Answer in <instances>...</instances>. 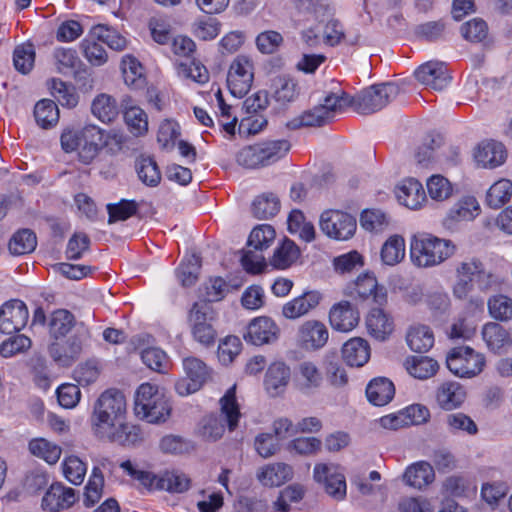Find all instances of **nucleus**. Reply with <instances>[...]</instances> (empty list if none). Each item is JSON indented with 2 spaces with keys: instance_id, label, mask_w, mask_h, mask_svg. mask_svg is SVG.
Here are the masks:
<instances>
[{
  "instance_id": "nucleus-17",
  "label": "nucleus",
  "mask_w": 512,
  "mask_h": 512,
  "mask_svg": "<svg viewBox=\"0 0 512 512\" xmlns=\"http://www.w3.org/2000/svg\"><path fill=\"white\" fill-rule=\"evenodd\" d=\"M293 381L300 393L312 395L321 387L323 375L314 362L305 360L295 367Z\"/></svg>"
},
{
  "instance_id": "nucleus-47",
  "label": "nucleus",
  "mask_w": 512,
  "mask_h": 512,
  "mask_svg": "<svg viewBox=\"0 0 512 512\" xmlns=\"http://www.w3.org/2000/svg\"><path fill=\"white\" fill-rule=\"evenodd\" d=\"M34 117L40 127L48 129L58 122L59 109L54 101L43 99L35 105Z\"/></svg>"
},
{
  "instance_id": "nucleus-54",
  "label": "nucleus",
  "mask_w": 512,
  "mask_h": 512,
  "mask_svg": "<svg viewBox=\"0 0 512 512\" xmlns=\"http://www.w3.org/2000/svg\"><path fill=\"white\" fill-rule=\"evenodd\" d=\"M299 253L296 244L289 239H285L282 245L275 250L271 263L279 269L288 268L298 258Z\"/></svg>"
},
{
  "instance_id": "nucleus-8",
  "label": "nucleus",
  "mask_w": 512,
  "mask_h": 512,
  "mask_svg": "<svg viewBox=\"0 0 512 512\" xmlns=\"http://www.w3.org/2000/svg\"><path fill=\"white\" fill-rule=\"evenodd\" d=\"M216 319L217 313L212 305L205 301L195 302L188 313V324L193 339L206 347L214 345L217 336L214 327Z\"/></svg>"
},
{
  "instance_id": "nucleus-3",
  "label": "nucleus",
  "mask_w": 512,
  "mask_h": 512,
  "mask_svg": "<svg viewBox=\"0 0 512 512\" xmlns=\"http://www.w3.org/2000/svg\"><path fill=\"white\" fill-rule=\"evenodd\" d=\"M172 406L157 386L141 384L135 393L134 411L137 417L152 424L164 423L171 415Z\"/></svg>"
},
{
  "instance_id": "nucleus-21",
  "label": "nucleus",
  "mask_w": 512,
  "mask_h": 512,
  "mask_svg": "<svg viewBox=\"0 0 512 512\" xmlns=\"http://www.w3.org/2000/svg\"><path fill=\"white\" fill-rule=\"evenodd\" d=\"M415 77L420 83L436 91L443 90L451 79L444 64L437 61L422 64L415 71Z\"/></svg>"
},
{
  "instance_id": "nucleus-25",
  "label": "nucleus",
  "mask_w": 512,
  "mask_h": 512,
  "mask_svg": "<svg viewBox=\"0 0 512 512\" xmlns=\"http://www.w3.org/2000/svg\"><path fill=\"white\" fill-rule=\"evenodd\" d=\"M106 433L95 434L99 439H106L123 446L134 445L141 440V430L138 426L124 423L123 420L118 424L109 426Z\"/></svg>"
},
{
  "instance_id": "nucleus-59",
  "label": "nucleus",
  "mask_w": 512,
  "mask_h": 512,
  "mask_svg": "<svg viewBox=\"0 0 512 512\" xmlns=\"http://www.w3.org/2000/svg\"><path fill=\"white\" fill-rule=\"evenodd\" d=\"M298 14L316 19L330 13V5L326 0H293Z\"/></svg>"
},
{
  "instance_id": "nucleus-31",
  "label": "nucleus",
  "mask_w": 512,
  "mask_h": 512,
  "mask_svg": "<svg viewBox=\"0 0 512 512\" xmlns=\"http://www.w3.org/2000/svg\"><path fill=\"white\" fill-rule=\"evenodd\" d=\"M342 358L351 367H361L370 358V346L362 338H352L342 347Z\"/></svg>"
},
{
  "instance_id": "nucleus-14",
  "label": "nucleus",
  "mask_w": 512,
  "mask_h": 512,
  "mask_svg": "<svg viewBox=\"0 0 512 512\" xmlns=\"http://www.w3.org/2000/svg\"><path fill=\"white\" fill-rule=\"evenodd\" d=\"M29 312L25 303L12 299L0 308V332L12 334L22 330L28 322Z\"/></svg>"
},
{
  "instance_id": "nucleus-29",
  "label": "nucleus",
  "mask_w": 512,
  "mask_h": 512,
  "mask_svg": "<svg viewBox=\"0 0 512 512\" xmlns=\"http://www.w3.org/2000/svg\"><path fill=\"white\" fill-rule=\"evenodd\" d=\"M395 395V387L386 377L372 379L366 387L368 401L375 406L387 405Z\"/></svg>"
},
{
  "instance_id": "nucleus-39",
  "label": "nucleus",
  "mask_w": 512,
  "mask_h": 512,
  "mask_svg": "<svg viewBox=\"0 0 512 512\" xmlns=\"http://www.w3.org/2000/svg\"><path fill=\"white\" fill-rule=\"evenodd\" d=\"M405 365L411 376L421 380L432 377L439 368L437 361L427 356H412Z\"/></svg>"
},
{
  "instance_id": "nucleus-10",
  "label": "nucleus",
  "mask_w": 512,
  "mask_h": 512,
  "mask_svg": "<svg viewBox=\"0 0 512 512\" xmlns=\"http://www.w3.org/2000/svg\"><path fill=\"white\" fill-rule=\"evenodd\" d=\"M319 225L325 235L335 240L351 238L357 227L356 219L340 210L324 211L320 216Z\"/></svg>"
},
{
  "instance_id": "nucleus-4",
  "label": "nucleus",
  "mask_w": 512,
  "mask_h": 512,
  "mask_svg": "<svg viewBox=\"0 0 512 512\" xmlns=\"http://www.w3.org/2000/svg\"><path fill=\"white\" fill-rule=\"evenodd\" d=\"M221 414L209 415L202 420L200 435L207 441H216L220 439L225 432L226 422L230 431L238 426L241 416L239 405L236 400V386L230 387L224 396L220 399Z\"/></svg>"
},
{
  "instance_id": "nucleus-37",
  "label": "nucleus",
  "mask_w": 512,
  "mask_h": 512,
  "mask_svg": "<svg viewBox=\"0 0 512 512\" xmlns=\"http://www.w3.org/2000/svg\"><path fill=\"white\" fill-rule=\"evenodd\" d=\"M324 113L325 110L316 105L313 108L305 110L300 115L289 120L286 123V127L290 130H297L303 127L324 126L329 122Z\"/></svg>"
},
{
  "instance_id": "nucleus-30",
  "label": "nucleus",
  "mask_w": 512,
  "mask_h": 512,
  "mask_svg": "<svg viewBox=\"0 0 512 512\" xmlns=\"http://www.w3.org/2000/svg\"><path fill=\"white\" fill-rule=\"evenodd\" d=\"M321 296L317 292H307L287 302L282 308V314L287 319H297L306 315L320 302Z\"/></svg>"
},
{
  "instance_id": "nucleus-58",
  "label": "nucleus",
  "mask_w": 512,
  "mask_h": 512,
  "mask_svg": "<svg viewBox=\"0 0 512 512\" xmlns=\"http://www.w3.org/2000/svg\"><path fill=\"white\" fill-rule=\"evenodd\" d=\"M488 310L492 318L507 321L512 318V299L505 295H495L488 300Z\"/></svg>"
},
{
  "instance_id": "nucleus-57",
  "label": "nucleus",
  "mask_w": 512,
  "mask_h": 512,
  "mask_svg": "<svg viewBox=\"0 0 512 512\" xmlns=\"http://www.w3.org/2000/svg\"><path fill=\"white\" fill-rule=\"evenodd\" d=\"M318 107L325 110V117L330 121L336 112L341 111L345 107H352V97L342 92L341 94L329 93L325 96L323 102Z\"/></svg>"
},
{
  "instance_id": "nucleus-63",
  "label": "nucleus",
  "mask_w": 512,
  "mask_h": 512,
  "mask_svg": "<svg viewBox=\"0 0 512 512\" xmlns=\"http://www.w3.org/2000/svg\"><path fill=\"white\" fill-rule=\"evenodd\" d=\"M275 238V230L271 225L263 224L255 227L248 238V245L256 250L268 248Z\"/></svg>"
},
{
  "instance_id": "nucleus-13",
  "label": "nucleus",
  "mask_w": 512,
  "mask_h": 512,
  "mask_svg": "<svg viewBox=\"0 0 512 512\" xmlns=\"http://www.w3.org/2000/svg\"><path fill=\"white\" fill-rule=\"evenodd\" d=\"M481 272V261L470 258L459 262L455 268V282L452 287L456 299H466L474 289L477 275Z\"/></svg>"
},
{
  "instance_id": "nucleus-50",
  "label": "nucleus",
  "mask_w": 512,
  "mask_h": 512,
  "mask_svg": "<svg viewBox=\"0 0 512 512\" xmlns=\"http://www.w3.org/2000/svg\"><path fill=\"white\" fill-rule=\"evenodd\" d=\"M511 194L512 182L501 179L495 182L487 191L486 202L489 207L498 209L510 200Z\"/></svg>"
},
{
  "instance_id": "nucleus-34",
  "label": "nucleus",
  "mask_w": 512,
  "mask_h": 512,
  "mask_svg": "<svg viewBox=\"0 0 512 512\" xmlns=\"http://www.w3.org/2000/svg\"><path fill=\"white\" fill-rule=\"evenodd\" d=\"M257 477L265 486H280L292 479L293 468L286 463H274L262 468Z\"/></svg>"
},
{
  "instance_id": "nucleus-2",
  "label": "nucleus",
  "mask_w": 512,
  "mask_h": 512,
  "mask_svg": "<svg viewBox=\"0 0 512 512\" xmlns=\"http://www.w3.org/2000/svg\"><path fill=\"white\" fill-rule=\"evenodd\" d=\"M60 141L65 152L77 151L79 160L89 164L103 149V129L93 124L81 129H67L63 131Z\"/></svg>"
},
{
  "instance_id": "nucleus-48",
  "label": "nucleus",
  "mask_w": 512,
  "mask_h": 512,
  "mask_svg": "<svg viewBox=\"0 0 512 512\" xmlns=\"http://www.w3.org/2000/svg\"><path fill=\"white\" fill-rule=\"evenodd\" d=\"M80 48L85 59L92 66H102L108 60V54L105 48L98 42L97 38L91 36L90 33L81 41Z\"/></svg>"
},
{
  "instance_id": "nucleus-11",
  "label": "nucleus",
  "mask_w": 512,
  "mask_h": 512,
  "mask_svg": "<svg viewBox=\"0 0 512 512\" xmlns=\"http://www.w3.org/2000/svg\"><path fill=\"white\" fill-rule=\"evenodd\" d=\"M254 79L253 64L244 55H238L227 74V86L234 97L242 98L250 90Z\"/></svg>"
},
{
  "instance_id": "nucleus-1",
  "label": "nucleus",
  "mask_w": 512,
  "mask_h": 512,
  "mask_svg": "<svg viewBox=\"0 0 512 512\" xmlns=\"http://www.w3.org/2000/svg\"><path fill=\"white\" fill-rule=\"evenodd\" d=\"M456 246L451 240L431 234L414 235L410 241V258L419 268H430L443 263L455 254Z\"/></svg>"
},
{
  "instance_id": "nucleus-55",
  "label": "nucleus",
  "mask_w": 512,
  "mask_h": 512,
  "mask_svg": "<svg viewBox=\"0 0 512 512\" xmlns=\"http://www.w3.org/2000/svg\"><path fill=\"white\" fill-rule=\"evenodd\" d=\"M53 57L57 71L63 75L73 73L80 63L77 52L71 48H57L53 53Z\"/></svg>"
},
{
  "instance_id": "nucleus-20",
  "label": "nucleus",
  "mask_w": 512,
  "mask_h": 512,
  "mask_svg": "<svg viewBox=\"0 0 512 512\" xmlns=\"http://www.w3.org/2000/svg\"><path fill=\"white\" fill-rule=\"evenodd\" d=\"M356 295L362 300H369L379 307L387 303V290L379 285L376 277L370 273H364L357 277L354 282Z\"/></svg>"
},
{
  "instance_id": "nucleus-26",
  "label": "nucleus",
  "mask_w": 512,
  "mask_h": 512,
  "mask_svg": "<svg viewBox=\"0 0 512 512\" xmlns=\"http://www.w3.org/2000/svg\"><path fill=\"white\" fill-rule=\"evenodd\" d=\"M475 161L484 168H494L501 165L506 158L505 147L497 141L482 142L474 153Z\"/></svg>"
},
{
  "instance_id": "nucleus-23",
  "label": "nucleus",
  "mask_w": 512,
  "mask_h": 512,
  "mask_svg": "<svg viewBox=\"0 0 512 512\" xmlns=\"http://www.w3.org/2000/svg\"><path fill=\"white\" fill-rule=\"evenodd\" d=\"M480 207L474 197H465L449 210L443 219V226L449 230L456 229V224L460 221H470L479 213Z\"/></svg>"
},
{
  "instance_id": "nucleus-18",
  "label": "nucleus",
  "mask_w": 512,
  "mask_h": 512,
  "mask_svg": "<svg viewBox=\"0 0 512 512\" xmlns=\"http://www.w3.org/2000/svg\"><path fill=\"white\" fill-rule=\"evenodd\" d=\"M83 338L75 334L65 341H55L49 346V354L61 366H71L81 355Z\"/></svg>"
},
{
  "instance_id": "nucleus-64",
  "label": "nucleus",
  "mask_w": 512,
  "mask_h": 512,
  "mask_svg": "<svg viewBox=\"0 0 512 512\" xmlns=\"http://www.w3.org/2000/svg\"><path fill=\"white\" fill-rule=\"evenodd\" d=\"M124 119L132 134L143 135L148 130L147 114L140 107H130L124 113Z\"/></svg>"
},
{
  "instance_id": "nucleus-6",
  "label": "nucleus",
  "mask_w": 512,
  "mask_h": 512,
  "mask_svg": "<svg viewBox=\"0 0 512 512\" xmlns=\"http://www.w3.org/2000/svg\"><path fill=\"white\" fill-rule=\"evenodd\" d=\"M288 140H272L242 148L236 156L237 163L247 169L272 165L282 159L290 150Z\"/></svg>"
},
{
  "instance_id": "nucleus-61",
  "label": "nucleus",
  "mask_w": 512,
  "mask_h": 512,
  "mask_svg": "<svg viewBox=\"0 0 512 512\" xmlns=\"http://www.w3.org/2000/svg\"><path fill=\"white\" fill-rule=\"evenodd\" d=\"M35 61V51L32 44L19 45L14 49L13 63L17 71L22 74L30 72Z\"/></svg>"
},
{
  "instance_id": "nucleus-35",
  "label": "nucleus",
  "mask_w": 512,
  "mask_h": 512,
  "mask_svg": "<svg viewBox=\"0 0 512 512\" xmlns=\"http://www.w3.org/2000/svg\"><path fill=\"white\" fill-rule=\"evenodd\" d=\"M272 89V98L281 106L294 102L300 94L298 83L287 76L274 79Z\"/></svg>"
},
{
  "instance_id": "nucleus-24",
  "label": "nucleus",
  "mask_w": 512,
  "mask_h": 512,
  "mask_svg": "<svg viewBox=\"0 0 512 512\" xmlns=\"http://www.w3.org/2000/svg\"><path fill=\"white\" fill-rule=\"evenodd\" d=\"M398 201L409 209H419L426 201V194L422 184L414 179L403 180L396 187Z\"/></svg>"
},
{
  "instance_id": "nucleus-60",
  "label": "nucleus",
  "mask_w": 512,
  "mask_h": 512,
  "mask_svg": "<svg viewBox=\"0 0 512 512\" xmlns=\"http://www.w3.org/2000/svg\"><path fill=\"white\" fill-rule=\"evenodd\" d=\"M143 363L151 370L158 373H165L169 366V359L166 353L155 347L144 349L141 353Z\"/></svg>"
},
{
  "instance_id": "nucleus-38",
  "label": "nucleus",
  "mask_w": 512,
  "mask_h": 512,
  "mask_svg": "<svg viewBox=\"0 0 512 512\" xmlns=\"http://www.w3.org/2000/svg\"><path fill=\"white\" fill-rule=\"evenodd\" d=\"M252 214L257 219H269L280 210V200L273 193H263L252 202Z\"/></svg>"
},
{
  "instance_id": "nucleus-56",
  "label": "nucleus",
  "mask_w": 512,
  "mask_h": 512,
  "mask_svg": "<svg viewBox=\"0 0 512 512\" xmlns=\"http://www.w3.org/2000/svg\"><path fill=\"white\" fill-rule=\"evenodd\" d=\"M201 268V258L195 254L191 255L186 262L182 263L177 272L178 279L182 286L190 287L198 280Z\"/></svg>"
},
{
  "instance_id": "nucleus-45",
  "label": "nucleus",
  "mask_w": 512,
  "mask_h": 512,
  "mask_svg": "<svg viewBox=\"0 0 512 512\" xmlns=\"http://www.w3.org/2000/svg\"><path fill=\"white\" fill-rule=\"evenodd\" d=\"M135 169L142 183L155 187L160 183L161 173L152 157L141 156L136 160Z\"/></svg>"
},
{
  "instance_id": "nucleus-28",
  "label": "nucleus",
  "mask_w": 512,
  "mask_h": 512,
  "mask_svg": "<svg viewBox=\"0 0 512 512\" xmlns=\"http://www.w3.org/2000/svg\"><path fill=\"white\" fill-rule=\"evenodd\" d=\"M368 333L379 341H384L393 332V320L381 309L373 308L366 317Z\"/></svg>"
},
{
  "instance_id": "nucleus-46",
  "label": "nucleus",
  "mask_w": 512,
  "mask_h": 512,
  "mask_svg": "<svg viewBox=\"0 0 512 512\" xmlns=\"http://www.w3.org/2000/svg\"><path fill=\"white\" fill-rule=\"evenodd\" d=\"M75 324L74 315L65 309H59L51 314L49 321L50 335L58 340L65 337Z\"/></svg>"
},
{
  "instance_id": "nucleus-16",
  "label": "nucleus",
  "mask_w": 512,
  "mask_h": 512,
  "mask_svg": "<svg viewBox=\"0 0 512 512\" xmlns=\"http://www.w3.org/2000/svg\"><path fill=\"white\" fill-rule=\"evenodd\" d=\"M280 329L269 317L254 318L247 326L243 338L247 343L255 346L270 344L279 337Z\"/></svg>"
},
{
  "instance_id": "nucleus-9",
  "label": "nucleus",
  "mask_w": 512,
  "mask_h": 512,
  "mask_svg": "<svg viewBox=\"0 0 512 512\" xmlns=\"http://www.w3.org/2000/svg\"><path fill=\"white\" fill-rule=\"evenodd\" d=\"M446 365L455 376L471 378L482 372L485 357L468 346L454 347L446 357Z\"/></svg>"
},
{
  "instance_id": "nucleus-42",
  "label": "nucleus",
  "mask_w": 512,
  "mask_h": 512,
  "mask_svg": "<svg viewBox=\"0 0 512 512\" xmlns=\"http://www.w3.org/2000/svg\"><path fill=\"white\" fill-rule=\"evenodd\" d=\"M92 114L103 123H110L118 116L116 100L108 94L98 95L91 105Z\"/></svg>"
},
{
  "instance_id": "nucleus-49",
  "label": "nucleus",
  "mask_w": 512,
  "mask_h": 512,
  "mask_svg": "<svg viewBox=\"0 0 512 512\" xmlns=\"http://www.w3.org/2000/svg\"><path fill=\"white\" fill-rule=\"evenodd\" d=\"M108 212V224L125 221L137 214L139 203L135 200L121 199L117 203H109L106 206Z\"/></svg>"
},
{
  "instance_id": "nucleus-7",
  "label": "nucleus",
  "mask_w": 512,
  "mask_h": 512,
  "mask_svg": "<svg viewBox=\"0 0 512 512\" xmlns=\"http://www.w3.org/2000/svg\"><path fill=\"white\" fill-rule=\"evenodd\" d=\"M399 92V86L393 82L372 85L352 97V108L362 115L373 114L395 99Z\"/></svg>"
},
{
  "instance_id": "nucleus-51",
  "label": "nucleus",
  "mask_w": 512,
  "mask_h": 512,
  "mask_svg": "<svg viewBox=\"0 0 512 512\" xmlns=\"http://www.w3.org/2000/svg\"><path fill=\"white\" fill-rule=\"evenodd\" d=\"M37 238L30 229L16 232L9 241V250L14 255H23L35 250Z\"/></svg>"
},
{
  "instance_id": "nucleus-36",
  "label": "nucleus",
  "mask_w": 512,
  "mask_h": 512,
  "mask_svg": "<svg viewBox=\"0 0 512 512\" xmlns=\"http://www.w3.org/2000/svg\"><path fill=\"white\" fill-rule=\"evenodd\" d=\"M482 337L488 348L492 351H499L506 345L512 344L510 333L500 324L490 322L484 325Z\"/></svg>"
},
{
  "instance_id": "nucleus-22",
  "label": "nucleus",
  "mask_w": 512,
  "mask_h": 512,
  "mask_svg": "<svg viewBox=\"0 0 512 512\" xmlns=\"http://www.w3.org/2000/svg\"><path fill=\"white\" fill-rule=\"evenodd\" d=\"M77 500L76 491L62 483H53L42 499V507L49 511H60L71 507Z\"/></svg>"
},
{
  "instance_id": "nucleus-15",
  "label": "nucleus",
  "mask_w": 512,
  "mask_h": 512,
  "mask_svg": "<svg viewBox=\"0 0 512 512\" xmlns=\"http://www.w3.org/2000/svg\"><path fill=\"white\" fill-rule=\"evenodd\" d=\"M329 332L324 323L318 320H307L298 329L296 341L306 351H317L325 346Z\"/></svg>"
},
{
  "instance_id": "nucleus-12",
  "label": "nucleus",
  "mask_w": 512,
  "mask_h": 512,
  "mask_svg": "<svg viewBox=\"0 0 512 512\" xmlns=\"http://www.w3.org/2000/svg\"><path fill=\"white\" fill-rule=\"evenodd\" d=\"M316 482L320 483L325 492L337 501L346 496V480L339 467L328 464H316L313 470Z\"/></svg>"
},
{
  "instance_id": "nucleus-41",
  "label": "nucleus",
  "mask_w": 512,
  "mask_h": 512,
  "mask_svg": "<svg viewBox=\"0 0 512 512\" xmlns=\"http://www.w3.org/2000/svg\"><path fill=\"white\" fill-rule=\"evenodd\" d=\"M407 343L411 350L418 353H425L434 345V334L425 325L412 327L407 334Z\"/></svg>"
},
{
  "instance_id": "nucleus-53",
  "label": "nucleus",
  "mask_w": 512,
  "mask_h": 512,
  "mask_svg": "<svg viewBox=\"0 0 512 512\" xmlns=\"http://www.w3.org/2000/svg\"><path fill=\"white\" fill-rule=\"evenodd\" d=\"M124 82L128 86L140 87L144 83L143 67L132 55H125L121 62Z\"/></svg>"
},
{
  "instance_id": "nucleus-52",
  "label": "nucleus",
  "mask_w": 512,
  "mask_h": 512,
  "mask_svg": "<svg viewBox=\"0 0 512 512\" xmlns=\"http://www.w3.org/2000/svg\"><path fill=\"white\" fill-rule=\"evenodd\" d=\"M90 35L116 51H122L127 46V41L122 35L105 25L98 24L93 26L90 30Z\"/></svg>"
},
{
  "instance_id": "nucleus-43",
  "label": "nucleus",
  "mask_w": 512,
  "mask_h": 512,
  "mask_svg": "<svg viewBox=\"0 0 512 512\" xmlns=\"http://www.w3.org/2000/svg\"><path fill=\"white\" fill-rule=\"evenodd\" d=\"M191 485V479L182 472L166 471L157 480V488L171 493H184Z\"/></svg>"
},
{
  "instance_id": "nucleus-19",
  "label": "nucleus",
  "mask_w": 512,
  "mask_h": 512,
  "mask_svg": "<svg viewBox=\"0 0 512 512\" xmlns=\"http://www.w3.org/2000/svg\"><path fill=\"white\" fill-rule=\"evenodd\" d=\"M360 315L356 307L349 301L334 304L329 312V322L333 329L340 332H349L359 323Z\"/></svg>"
},
{
  "instance_id": "nucleus-62",
  "label": "nucleus",
  "mask_w": 512,
  "mask_h": 512,
  "mask_svg": "<svg viewBox=\"0 0 512 512\" xmlns=\"http://www.w3.org/2000/svg\"><path fill=\"white\" fill-rule=\"evenodd\" d=\"M178 73L185 78L204 84L209 80V72L207 68L195 59L181 62L178 66Z\"/></svg>"
},
{
  "instance_id": "nucleus-5",
  "label": "nucleus",
  "mask_w": 512,
  "mask_h": 512,
  "mask_svg": "<svg viewBox=\"0 0 512 512\" xmlns=\"http://www.w3.org/2000/svg\"><path fill=\"white\" fill-rule=\"evenodd\" d=\"M126 414L124 394L116 389L104 391L94 404L91 423L94 434L106 433L109 426L118 424Z\"/></svg>"
},
{
  "instance_id": "nucleus-40",
  "label": "nucleus",
  "mask_w": 512,
  "mask_h": 512,
  "mask_svg": "<svg viewBox=\"0 0 512 512\" xmlns=\"http://www.w3.org/2000/svg\"><path fill=\"white\" fill-rule=\"evenodd\" d=\"M381 260L385 265L394 266L405 257V240L400 235L390 236L382 245Z\"/></svg>"
},
{
  "instance_id": "nucleus-32",
  "label": "nucleus",
  "mask_w": 512,
  "mask_h": 512,
  "mask_svg": "<svg viewBox=\"0 0 512 512\" xmlns=\"http://www.w3.org/2000/svg\"><path fill=\"white\" fill-rule=\"evenodd\" d=\"M290 368L283 362L272 363L265 375V388L275 397L284 391L290 380Z\"/></svg>"
},
{
  "instance_id": "nucleus-33",
  "label": "nucleus",
  "mask_w": 512,
  "mask_h": 512,
  "mask_svg": "<svg viewBox=\"0 0 512 512\" xmlns=\"http://www.w3.org/2000/svg\"><path fill=\"white\" fill-rule=\"evenodd\" d=\"M403 479L407 485L422 489L434 481V468L426 461L416 462L406 469Z\"/></svg>"
},
{
  "instance_id": "nucleus-27",
  "label": "nucleus",
  "mask_w": 512,
  "mask_h": 512,
  "mask_svg": "<svg viewBox=\"0 0 512 512\" xmlns=\"http://www.w3.org/2000/svg\"><path fill=\"white\" fill-rule=\"evenodd\" d=\"M436 402L444 410L458 408L466 398V392L457 382H444L436 391Z\"/></svg>"
},
{
  "instance_id": "nucleus-44",
  "label": "nucleus",
  "mask_w": 512,
  "mask_h": 512,
  "mask_svg": "<svg viewBox=\"0 0 512 512\" xmlns=\"http://www.w3.org/2000/svg\"><path fill=\"white\" fill-rule=\"evenodd\" d=\"M29 451L32 455L43 459L48 464L58 462L62 453L60 446L44 438L32 439L29 442Z\"/></svg>"
}]
</instances>
